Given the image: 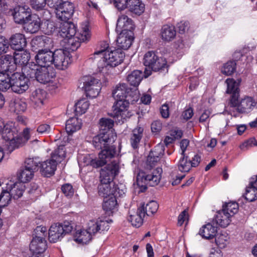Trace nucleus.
I'll return each instance as SVG.
<instances>
[{
    "mask_svg": "<svg viewBox=\"0 0 257 257\" xmlns=\"http://www.w3.org/2000/svg\"><path fill=\"white\" fill-rule=\"evenodd\" d=\"M112 95L116 102L113 106L111 115L119 122L123 123L124 120L132 115L127 108L130 103L133 104L139 100L138 91L136 89L131 88L126 84L120 83L116 86Z\"/></svg>",
    "mask_w": 257,
    "mask_h": 257,
    "instance_id": "obj_1",
    "label": "nucleus"
},
{
    "mask_svg": "<svg viewBox=\"0 0 257 257\" xmlns=\"http://www.w3.org/2000/svg\"><path fill=\"white\" fill-rule=\"evenodd\" d=\"M100 46V49L95 51L89 58L92 62L98 61L97 65L99 72L106 73L110 68L122 62L125 55L122 50L109 51L108 44L105 42H101Z\"/></svg>",
    "mask_w": 257,
    "mask_h": 257,
    "instance_id": "obj_2",
    "label": "nucleus"
},
{
    "mask_svg": "<svg viewBox=\"0 0 257 257\" xmlns=\"http://www.w3.org/2000/svg\"><path fill=\"white\" fill-rule=\"evenodd\" d=\"M65 157L64 147H59L51 154V159L41 162L39 170L42 175L47 177L53 175L56 170L57 163H60Z\"/></svg>",
    "mask_w": 257,
    "mask_h": 257,
    "instance_id": "obj_3",
    "label": "nucleus"
},
{
    "mask_svg": "<svg viewBox=\"0 0 257 257\" xmlns=\"http://www.w3.org/2000/svg\"><path fill=\"white\" fill-rule=\"evenodd\" d=\"M162 172V169L159 167L154 170L151 174L140 171L137 175L136 183L141 188V191H145L147 189V185L155 186L158 185L160 182Z\"/></svg>",
    "mask_w": 257,
    "mask_h": 257,
    "instance_id": "obj_4",
    "label": "nucleus"
},
{
    "mask_svg": "<svg viewBox=\"0 0 257 257\" xmlns=\"http://www.w3.org/2000/svg\"><path fill=\"white\" fill-rule=\"evenodd\" d=\"M113 150V148L109 150H105L99 153L98 158H93L90 155L84 156L79 164L83 166H90L94 168L102 167L112 158L114 152Z\"/></svg>",
    "mask_w": 257,
    "mask_h": 257,
    "instance_id": "obj_5",
    "label": "nucleus"
},
{
    "mask_svg": "<svg viewBox=\"0 0 257 257\" xmlns=\"http://www.w3.org/2000/svg\"><path fill=\"white\" fill-rule=\"evenodd\" d=\"M108 134L100 133L99 134L95 136L93 138L92 144L96 149L101 150L100 153L105 150H109L113 148L114 152L113 154V158L116 153V148L114 146H110V145L114 142L116 136L113 132H108Z\"/></svg>",
    "mask_w": 257,
    "mask_h": 257,
    "instance_id": "obj_6",
    "label": "nucleus"
},
{
    "mask_svg": "<svg viewBox=\"0 0 257 257\" xmlns=\"http://www.w3.org/2000/svg\"><path fill=\"white\" fill-rule=\"evenodd\" d=\"M73 224L65 221L62 223L52 224L49 230V239L51 242H56L60 240L64 235L72 231Z\"/></svg>",
    "mask_w": 257,
    "mask_h": 257,
    "instance_id": "obj_7",
    "label": "nucleus"
},
{
    "mask_svg": "<svg viewBox=\"0 0 257 257\" xmlns=\"http://www.w3.org/2000/svg\"><path fill=\"white\" fill-rule=\"evenodd\" d=\"M81 86L86 96L92 98L97 97L101 89L99 81L91 76H85L80 80L79 87Z\"/></svg>",
    "mask_w": 257,
    "mask_h": 257,
    "instance_id": "obj_8",
    "label": "nucleus"
},
{
    "mask_svg": "<svg viewBox=\"0 0 257 257\" xmlns=\"http://www.w3.org/2000/svg\"><path fill=\"white\" fill-rule=\"evenodd\" d=\"M144 64L153 71H158L167 67L165 58L160 57L157 53L150 51L147 52L144 57Z\"/></svg>",
    "mask_w": 257,
    "mask_h": 257,
    "instance_id": "obj_9",
    "label": "nucleus"
},
{
    "mask_svg": "<svg viewBox=\"0 0 257 257\" xmlns=\"http://www.w3.org/2000/svg\"><path fill=\"white\" fill-rule=\"evenodd\" d=\"M17 131L15 128H12L8 124H6L2 130L0 136L4 142V146L9 152H12L18 148Z\"/></svg>",
    "mask_w": 257,
    "mask_h": 257,
    "instance_id": "obj_10",
    "label": "nucleus"
},
{
    "mask_svg": "<svg viewBox=\"0 0 257 257\" xmlns=\"http://www.w3.org/2000/svg\"><path fill=\"white\" fill-rule=\"evenodd\" d=\"M53 64L59 70L67 69L71 63V55L69 51L65 49H57L53 52Z\"/></svg>",
    "mask_w": 257,
    "mask_h": 257,
    "instance_id": "obj_11",
    "label": "nucleus"
},
{
    "mask_svg": "<svg viewBox=\"0 0 257 257\" xmlns=\"http://www.w3.org/2000/svg\"><path fill=\"white\" fill-rule=\"evenodd\" d=\"M28 78L20 72H15L10 76V83H11L12 90L18 94L25 92L29 88Z\"/></svg>",
    "mask_w": 257,
    "mask_h": 257,
    "instance_id": "obj_12",
    "label": "nucleus"
},
{
    "mask_svg": "<svg viewBox=\"0 0 257 257\" xmlns=\"http://www.w3.org/2000/svg\"><path fill=\"white\" fill-rule=\"evenodd\" d=\"M8 15L13 16L15 23L24 24L31 15V10L28 6H18L13 9H10Z\"/></svg>",
    "mask_w": 257,
    "mask_h": 257,
    "instance_id": "obj_13",
    "label": "nucleus"
},
{
    "mask_svg": "<svg viewBox=\"0 0 257 257\" xmlns=\"http://www.w3.org/2000/svg\"><path fill=\"white\" fill-rule=\"evenodd\" d=\"M119 165L115 161L112 162L107 165L100 171V182H113V180L116 175L118 173Z\"/></svg>",
    "mask_w": 257,
    "mask_h": 257,
    "instance_id": "obj_14",
    "label": "nucleus"
},
{
    "mask_svg": "<svg viewBox=\"0 0 257 257\" xmlns=\"http://www.w3.org/2000/svg\"><path fill=\"white\" fill-rule=\"evenodd\" d=\"M74 12L73 4L68 1L63 2L55 10L57 18L63 22L69 21L72 18Z\"/></svg>",
    "mask_w": 257,
    "mask_h": 257,
    "instance_id": "obj_15",
    "label": "nucleus"
},
{
    "mask_svg": "<svg viewBox=\"0 0 257 257\" xmlns=\"http://www.w3.org/2000/svg\"><path fill=\"white\" fill-rule=\"evenodd\" d=\"M47 247V241L42 236L33 237L30 244V250L32 253L30 257H43V253Z\"/></svg>",
    "mask_w": 257,
    "mask_h": 257,
    "instance_id": "obj_16",
    "label": "nucleus"
},
{
    "mask_svg": "<svg viewBox=\"0 0 257 257\" xmlns=\"http://www.w3.org/2000/svg\"><path fill=\"white\" fill-rule=\"evenodd\" d=\"M53 52L49 48L39 49L35 56L36 62L38 65L42 67H50L53 64Z\"/></svg>",
    "mask_w": 257,
    "mask_h": 257,
    "instance_id": "obj_17",
    "label": "nucleus"
},
{
    "mask_svg": "<svg viewBox=\"0 0 257 257\" xmlns=\"http://www.w3.org/2000/svg\"><path fill=\"white\" fill-rule=\"evenodd\" d=\"M55 76V72L52 67L40 66L36 80L41 83H47Z\"/></svg>",
    "mask_w": 257,
    "mask_h": 257,
    "instance_id": "obj_18",
    "label": "nucleus"
},
{
    "mask_svg": "<svg viewBox=\"0 0 257 257\" xmlns=\"http://www.w3.org/2000/svg\"><path fill=\"white\" fill-rule=\"evenodd\" d=\"M134 29V25L132 20L126 15H121L119 16L116 23V30L119 32H126L128 31L132 33Z\"/></svg>",
    "mask_w": 257,
    "mask_h": 257,
    "instance_id": "obj_19",
    "label": "nucleus"
},
{
    "mask_svg": "<svg viewBox=\"0 0 257 257\" xmlns=\"http://www.w3.org/2000/svg\"><path fill=\"white\" fill-rule=\"evenodd\" d=\"M217 232V226L212 221L200 228L198 234L205 239H211L215 237Z\"/></svg>",
    "mask_w": 257,
    "mask_h": 257,
    "instance_id": "obj_20",
    "label": "nucleus"
},
{
    "mask_svg": "<svg viewBox=\"0 0 257 257\" xmlns=\"http://www.w3.org/2000/svg\"><path fill=\"white\" fill-rule=\"evenodd\" d=\"M15 69L12 56L6 55L4 57L0 58V72L10 76Z\"/></svg>",
    "mask_w": 257,
    "mask_h": 257,
    "instance_id": "obj_21",
    "label": "nucleus"
},
{
    "mask_svg": "<svg viewBox=\"0 0 257 257\" xmlns=\"http://www.w3.org/2000/svg\"><path fill=\"white\" fill-rule=\"evenodd\" d=\"M11 47L16 51L23 50L27 45V41L24 35L16 33L13 35L10 39Z\"/></svg>",
    "mask_w": 257,
    "mask_h": 257,
    "instance_id": "obj_22",
    "label": "nucleus"
},
{
    "mask_svg": "<svg viewBox=\"0 0 257 257\" xmlns=\"http://www.w3.org/2000/svg\"><path fill=\"white\" fill-rule=\"evenodd\" d=\"M60 29V35L63 38H71V37L77 35L75 26L69 21L63 22L61 24Z\"/></svg>",
    "mask_w": 257,
    "mask_h": 257,
    "instance_id": "obj_23",
    "label": "nucleus"
},
{
    "mask_svg": "<svg viewBox=\"0 0 257 257\" xmlns=\"http://www.w3.org/2000/svg\"><path fill=\"white\" fill-rule=\"evenodd\" d=\"M165 146L164 143H160L157 144L151 151L147 159V161L150 165H154L159 160L161 156L164 154Z\"/></svg>",
    "mask_w": 257,
    "mask_h": 257,
    "instance_id": "obj_24",
    "label": "nucleus"
},
{
    "mask_svg": "<svg viewBox=\"0 0 257 257\" xmlns=\"http://www.w3.org/2000/svg\"><path fill=\"white\" fill-rule=\"evenodd\" d=\"M25 24V29L30 33L37 32L41 27L40 18L36 15H31Z\"/></svg>",
    "mask_w": 257,
    "mask_h": 257,
    "instance_id": "obj_25",
    "label": "nucleus"
},
{
    "mask_svg": "<svg viewBox=\"0 0 257 257\" xmlns=\"http://www.w3.org/2000/svg\"><path fill=\"white\" fill-rule=\"evenodd\" d=\"M20 52L15 53L13 57V61L15 65L21 66L22 67L28 65L30 58V54L26 51H19Z\"/></svg>",
    "mask_w": 257,
    "mask_h": 257,
    "instance_id": "obj_26",
    "label": "nucleus"
},
{
    "mask_svg": "<svg viewBox=\"0 0 257 257\" xmlns=\"http://www.w3.org/2000/svg\"><path fill=\"white\" fill-rule=\"evenodd\" d=\"M120 33L116 40L117 47L120 50H127L132 45L134 38L126 32Z\"/></svg>",
    "mask_w": 257,
    "mask_h": 257,
    "instance_id": "obj_27",
    "label": "nucleus"
},
{
    "mask_svg": "<svg viewBox=\"0 0 257 257\" xmlns=\"http://www.w3.org/2000/svg\"><path fill=\"white\" fill-rule=\"evenodd\" d=\"M39 67L40 66L37 63H30L22 67L21 74L27 77L28 79L29 78L36 79Z\"/></svg>",
    "mask_w": 257,
    "mask_h": 257,
    "instance_id": "obj_28",
    "label": "nucleus"
},
{
    "mask_svg": "<svg viewBox=\"0 0 257 257\" xmlns=\"http://www.w3.org/2000/svg\"><path fill=\"white\" fill-rule=\"evenodd\" d=\"M229 215L222 210L218 211L213 218L212 222L215 225H219L221 227H226L230 223L231 220Z\"/></svg>",
    "mask_w": 257,
    "mask_h": 257,
    "instance_id": "obj_29",
    "label": "nucleus"
},
{
    "mask_svg": "<svg viewBox=\"0 0 257 257\" xmlns=\"http://www.w3.org/2000/svg\"><path fill=\"white\" fill-rule=\"evenodd\" d=\"M144 216V208L143 207H139L136 213L130 215L127 220L132 223L133 226L139 227L143 224V217Z\"/></svg>",
    "mask_w": 257,
    "mask_h": 257,
    "instance_id": "obj_30",
    "label": "nucleus"
},
{
    "mask_svg": "<svg viewBox=\"0 0 257 257\" xmlns=\"http://www.w3.org/2000/svg\"><path fill=\"white\" fill-rule=\"evenodd\" d=\"M10 185V187H9L8 188L9 189L10 194H11L12 197L15 199H17L23 195L25 189L24 183L20 182Z\"/></svg>",
    "mask_w": 257,
    "mask_h": 257,
    "instance_id": "obj_31",
    "label": "nucleus"
},
{
    "mask_svg": "<svg viewBox=\"0 0 257 257\" xmlns=\"http://www.w3.org/2000/svg\"><path fill=\"white\" fill-rule=\"evenodd\" d=\"M115 184L113 182H100L98 186V194L100 196L104 198H107V196H112L113 192V187Z\"/></svg>",
    "mask_w": 257,
    "mask_h": 257,
    "instance_id": "obj_32",
    "label": "nucleus"
},
{
    "mask_svg": "<svg viewBox=\"0 0 257 257\" xmlns=\"http://www.w3.org/2000/svg\"><path fill=\"white\" fill-rule=\"evenodd\" d=\"M52 42L51 39L46 36H37L34 38L32 40V45L34 47L47 48Z\"/></svg>",
    "mask_w": 257,
    "mask_h": 257,
    "instance_id": "obj_33",
    "label": "nucleus"
},
{
    "mask_svg": "<svg viewBox=\"0 0 257 257\" xmlns=\"http://www.w3.org/2000/svg\"><path fill=\"white\" fill-rule=\"evenodd\" d=\"M127 8L132 13L140 15L145 11V5L140 0H128Z\"/></svg>",
    "mask_w": 257,
    "mask_h": 257,
    "instance_id": "obj_34",
    "label": "nucleus"
},
{
    "mask_svg": "<svg viewBox=\"0 0 257 257\" xmlns=\"http://www.w3.org/2000/svg\"><path fill=\"white\" fill-rule=\"evenodd\" d=\"M81 127V120L77 117H71L66 121L65 130L66 132L70 135L79 130Z\"/></svg>",
    "mask_w": 257,
    "mask_h": 257,
    "instance_id": "obj_35",
    "label": "nucleus"
},
{
    "mask_svg": "<svg viewBox=\"0 0 257 257\" xmlns=\"http://www.w3.org/2000/svg\"><path fill=\"white\" fill-rule=\"evenodd\" d=\"M161 34L163 40L169 42L175 37L176 32L174 26L166 25L162 28Z\"/></svg>",
    "mask_w": 257,
    "mask_h": 257,
    "instance_id": "obj_36",
    "label": "nucleus"
},
{
    "mask_svg": "<svg viewBox=\"0 0 257 257\" xmlns=\"http://www.w3.org/2000/svg\"><path fill=\"white\" fill-rule=\"evenodd\" d=\"M34 172L22 166L18 172L19 180L24 183L30 181L34 177Z\"/></svg>",
    "mask_w": 257,
    "mask_h": 257,
    "instance_id": "obj_37",
    "label": "nucleus"
},
{
    "mask_svg": "<svg viewBox=\"0 0 257 257\" xmlns=\"http://www.w3.org/2000/svg\"><path fill=\"white\" fill-rule=\"evenodd\" d=\"M143 128L141 127H138L133 131L130 142L131 146L134 149L138 148L139 144L143 137Z\"/></svg>",
    "mask_w": 257,
    "mask_h": 257,
    "instance_id": "obj_38",
    "label": "nucleus"
},
{
    "mask_svg": "<svg viewBox=\"0 0 257 257\" xmlns=\"http://www.w3.org/2000/svg\"><path fill=\"white\" fill-rule=\"evenodd\" d=\"M74 238L75 241L86 244L91 239L92 235L86 229H79L76 231Z\"/></svg>",
    "mask_w": 257,
    "mask_h": 257,
    "instance_id": "obj_39",
    "label": "nucleus"
},
{
    "mask_svg": "<svg viewBox=\"0 0 257 257\" xmlns=\"http://www.w3.org/2000/svg\"><path fill=\"white\" fill-rule=\"evenodd\" d=\"M254 102L252 98L247 97L242 99L239 102L237 107V111L240 113H247L252 106H254Z\"/></svg>",
    "mask_w": 257,
    "mask_h": 257,
    "instance_id": "obj_40",
    "label": "nucleus"
},
{
    "mask_svg": "<svg viewBox=\"0 0 257 257\" xmlns=\"http://www.w3.org/2000/svg\"><path fill=\"white\" fill-rule=\"evenodd\" d=\"M143 76L142 71L138 70H134L127 75V80L131 85L137 86L141 82Z\"/></svg>",
    "mask_w": 257,
    "mask_h": 257,
    "instance_id": "obj_41",
    "label": "nucleus"
},
{
    "mask_svg": "<svg viewBox=\"0 0 257 257\" xmlns=\"http://www.w3.org/2000/svg\"><path fill=\"white\" fill-rule=\"evenodd\" d=\"M245 198L249 202H253L257 199V185L251 183V178L250 179L249 186L246 189Z\"/></svg>",
    "mask_w": 257,
    "mask_h": 257,
    "instance_id": "obj_42",
    "label": "nucleus"
},
{
    "mask_svg": "<svg viewBox=\"0 0 257 257\" xmlns=\"http://www.w3.org/2000/svg\"><path fill=\"white\" fill-rule=\"evenodd\" d=\"M40 163L41 161L39 157L28 158L25 159L23 166L36 172L39 170Z\"/></svg>",
    "mask_w": 257,
    "mask_h": 257,
    "instance_id": "obj_43",
    "label": "nucleus"
},
{
    "mask_svg": "<svg viewBox=\"0 0 257 257\" xmlns=\"http://www.w3.org/2000/svg\"><path fill=\"white\" fill-rule=\"evenodd\" d=\"M99 128L100 133H108V132H112V128L114 121L110 118H101L99 120Z\"/></svg>",
    "mask_w": 257,
    "mask_h": 257,
    "instance_id": "obj_44",
    "label": "nucleus"
},
{
    "mask_svg": "<svg viewBox=\"0 0 257 257\" xmlns=\"http://www.w3.org/2000/svg\"><path fill=\"white\" fill-rule=\"evenodd\" d=\"M221 210L231 217L238 212V205L235 202L226 203L223 205Z\"/></svg>",
    "mask_w": 257,
    "mask_h": 257,
    "instance_id": "obj_45",
    "label": "nucleus"
},
{
    "mask_svg": "<svg viewBox=\"0 0 257 257\" xmlns=\"http://www.w3.org/2000/svg\"><path fill=\"white\" fill-rule=\"evenodd\" d=\"M47 95L46 92L41 89H37L32 92V100L36 104H43Z\"/></svg>",
    "mask_w": 257,
    "mask_h": 257,
    "instance_id": "obj_46",
    "label": "nucleus"
},
{
    "mask_svg": "<svg viewBox=\"0 0 257 257\" xmlns=\"http://www.w3.org/2000/svg\"><path fill=\"white\" fill-rule=\"evenodd\" d=\"M141 207L144 208L145 215L146 214L148 216H151L157 212L159 208V205L157 202L151 201L147 203L145 206L143 205Z\"/></svg>",
    "mask_w": 257,
    "mask_h": 257,
    "instance_id": "obj_47",
    "label": "nucleus"
},
{
    "mask_svg": "<svg viewBox=\"0 0 257 257\" xmlns=\"http://www.w3.org/2000/svg\"><path fill=\"white\" fill-rule=\"evenodd\" d=\"M89 106V103L86 98L80 99L75 104V111L79 114L84 113Z\"/></svg>",
    "mask_w": 257,
    "mask_h": 257,
    "instance_id": "obj_48",
    "label": "nucleus"
},
{
    "mask_svg": "<svg viewBox=\"0 0 257 257\" xmlns=\"http://www.w3.org/2000/svg\"><path fill=\"white\" fill-rule=\"evenodd\" d=\"M236 66V63L235 61H228L223 65L221 72L226 76L231 75L235 71Z\"/></svg>",
    "mask_w": 257,
    "mask_h": 257,
    "instance_id": "obj_49",
    "label": "nucleus"
},
{
    "mask_svg": "<svg viewBox=\"0 0 257 257\" xmlns=\"http://www.w3.org/2000/svg\"><path fill=\"white\" fill-rule=\"evenodd\" d=\"M68 39L67 49L69 51H74L76 50L80 46V42L82 40H80V37L78 35L75 36L71 38Z\"/></svg>",
    "mask_w": 257,
    "mask_h": 257,
    "instance_id": "obj_50",
    "label": "nucleus"
},
{
    "mask_svg": "<svg viewBox=\"0 0 257 257\" xmlns=\"http://www.w3.org/2000/svg\"><path fill=\"white\" fill-rule=\"evenodd\" d=\"M30 139V129L25 128L23 132L22 136L17 135L18 148L24 145Z\"/></svg>",
    "mask_w": 257,
    "mask_h": 257,
    "instance_id": "obj_51",
    "label": "nucleus"
},
{
    "mask_svg": "<svg viewBox=\"0 0 257 257\" xmlns=\"http://www.w3.org/2000/svg\"><path fill=\"white\" fill-rule=\"evenodd\" d=\"M102 207L104 210L106 211H110L114 209L117 205V200L115 197L110 196L108 199L105 198Z\"/></svg>",
    "mask_w": 257,
    "mask_h": 257,
    "instance_id": "obj_52",
    "label": "nucleus"
},
{
    "mask_svg": "<svg viewBox=\"0 0 257 257\" xmlns=\"http://www.w3.org/2000/svg\"><path fill=\"white\" fill-rule=\"evenodd\" d=\"M190 161H188V156L182 155L178 163V169L181 172H188L191 168Z\"/></svg>",
    "mask_w": 257,
    "mask_h": 257,
    "instance_id": "obj_53",
    "label": "nucleus"
},
{
    "mask_svg": "<svg viewBox=\"0 0 257 257\" xmlns=\"http://www.w3.org/2000/svg\"><path fill=\"white\" fill-rule=\"evenodd\" d=\"M42 31L46 35H51L55 30V24L53 22L48 20L41 23Z\"/></svg>",
    "mask_w": 257,
    "mask_h": 257,
    "instance_id": "obj_54",
    "label": "nucleus"
},
{
    "mask_svg": "<svg viewBox=\"0 0 257 257\" xmlns=\"http://www.w3.org/2000/svg\"><path fill=\"white\" fill-rule=\"evenodd\" d=\"M225 82L227 84V93L233 94L239 92L238 84L233 79L227 78Z\"/></svg>",
    "mask_w": 257,
    "mask_h": 257,
    "instance_id": "obj_55",
    "label": "nucleus"
},
{
    "mask_svg": "<svg viewBox=\"0 0 257 257\" xmlns=\"http://www.w3.org/2000/svg\"><path fill=\"white\" fill-rule=\"evenodd\" d=\"M215 243L220 248H224L227 243L228 237L226 233H220L216 235Z\"/></svg>",
    "mask_w": 257,
    "mask_h": 257,
    "instance_id": "obj_56",
    "label": "nucleus"
},
{
    "mask_svg": "<svg viewBox=\"0 0 257 257\" xmlns=\"http://www.w3.org/2000/svg\"><path fill=\"white\" fill-rule=\"evenodd\" d=\"M10 191L3 190L0 195V208L8 205L11 200Z\"/></svg>",
    "mask_w": 257,
    "mask_h": 257,
    "instance_id": "obj_57",
    "label": "nucleus"
},
{
    "mask_svg": "<svg viewBox=\"0 0 257 257\" xmlns=\"http://www.w3.org/2000/svg\"><path fill=\"white\" fill-rule=\"evenodd\" d=\"M32 7L37 10H43L47 4V0H30Z\"/></svg>",
    "mask_w": 257,
    "mask_h": 257,
    "instance_id": "obj_58",
    "label": "nucleus"
},
{
    "mask_svg": "<svg viewBox=\"0 0 257 257\" xmlns=\"http://www.w3.org/2000/svg\"><path fill=\"white\" fill-rule=\"evenodd\" d=\"M86 230L92 235L99 232L97 220H90L87 224Z\"/></svg>",
    "mask_w": 257,
    "mask_h": 257,
    "instance_id": "obj_59",
    "label": "nucleus"
},
{
    "mask_svg": "<svg viewBox=\"0 0 257 257\" xmlns=\"http://www.w3.org/2000/svg\"><path fill=\"white\" fill-rule=\"evenodd\" d=\"M110 3H113L114 7L118 10H123L127 7L128 0H108Z\"/></svg>",
    "mask_w": 257,
    "mask_h": 257,
    "instance_id": "obj_60",
    "label": "nucleus"
},
{
    "mask_svg": "<svg viewBox=\"0 0 257 257\" xmlns=\"http://www.w3.org/2000/svg\"><path fill=\"white\" fill-rule=\"evenodd\" d=\"M77 35L80 37V40H82V42L87 40L90 37L88 25H85L84 27L82 28L81 32L77 33Z\"/></svg>",
    "mask_w": 257,
    "mask_h": 257,
    "instance_id": "obj_61",
    "label": "nucleus"
},
{
    "mask_svg": "<svg viewBox=\"0 0 257 257\" xmlns=\"http://www.w3.org/2000/svg\"><path fill=\"white\" fill-rule=\"evenodd\" d=\"M27 103L22 100H17L14 102L15 111L17 113L24 112L27 108Z\"/></svg>",
    "mask_w": 257,
    "mask_h": 257,
    "instance_id": "obj_62",
    "label": "nucleus"
},
{
    "mask_svg": "<svg viewBox=\"0 0 257 257\" xmlns=\"http://www.w3.org/2000/svg\"><path fill=\"white\" fill-rule=\"evenodd\" d=\"M63 193L67 197H71L73 195L74 190L72 186L70 184H65L61 187Z\"/></svg>",
    "mask_w": 257,
    "mask_h": 257,
    "instance_id": "obj_63",
    "label": "nucleus"
},
{
    "mask_svg": "<svg viewBox=\"0 0 257 257\" xmlns=\"http://www.w3.org/2000/svg\"><path fill=\"white\" fill-rule=\"evenodd\" d=\"M28 192L30 194L33 195L34 197H37L40 195V190L36 183H32L30 184V187L28 188Z\"/></svg>",
    "mask_w": 257,
    "mask_h": 257,
    "instance_id": "obj_64",
    "label": "nucleus"
}]
</instances>
